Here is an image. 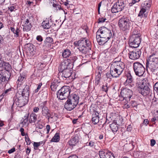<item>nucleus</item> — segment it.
Listing matches in <instances>:
<instances>
[{"mask_svg": "<svg viewBox=\"0 0 158 158\" xmlns=\"http://www.w3.org/2000/svg\"><path fill=\"white\" fill-rule=\"evenodd\" d=\"M145 11V9L144 8H142L138 14V16L140 17V18H142L143 16V15L145 16V14H144V13Z\"/></svg>", "mask_w": 158, "mask_h": 158, "instance_id": "nucleus-48", "label": "nucleus"}, {"mask_svg": "<svg viewBox=\"0 0 158 158\" xmlns=\"http://www.w3.org/2000/svg\"><path fill=\"white\" fill-rule=\"evenodd\" d=\"M71 52L69 49H64L62 52V56L64 58H66L71 55Z\"/></svg>", "mask_w": 158, "mask_h": 158, "instance_id": "nucleus-33", "label": "nucleus"}, {"mask_svg": "<svg viewBox=\"0 0 158 158\" xmlns=\"http://www.w3.org/2000/svg\"><path fill=\"white\" fill-rule=\"evenodd\" d=\"M125 6L123 0H118L111 8V12L112 13H116L121 11L124 9Z\"/></svg>", "mask_w": 158, "mask_h": 158, "instance_id": "nucleus-7", "label": "nucleus"}, {"mask_svg": "<svg viewBox=\"0 0 158 158\" xmlns=\"http://www.w3.org/2000/svg\"><path fill=\"white\" fill-rule=\"evenodd\" d=\"M55 8L56 10H62V8H61L59 4H56V3H53L52 5Z\"/></svg>", "mask_w": 158, "mask_h": 158, "instance_id": "nucleus-52", "label": "nucleus"}, {"mask_svg": "<svg viewBox=\"0 0 158 158\" xmlns=\"http://www.w3.org/2000/svg\"><path fill=\"white\" fill-rule=\"evenodd\" d=\"M147 70H150L153 72L158 68V61H147L146 62Z\"/></svg>", "mask_w": 158, "mask_h": 158, "instance_id": "nucleus-15", "label": "nucleus"}, {"mask_svg": "<svg viewBox=\"0 0 158 158\" xmlns=\"http://www.w3.org/2000/svg\"><path fill=\"white\" fill-rule=\"evenodd\" d=\"M71 69H67L64 70L59 71L58 74V77L60 80H66L71 75Z\"/></svg>", "mask_w": 158, "mask_h": 158, "instance_id": "nucleus-13", "label": "nucleus"}, {"mask_svg": "<svg viewBox=\"0 0 158 158\" xmlns=\"http://www.w3.org/2000/svg\"><path fill=\"white\" fill-rule=\"evenodd\" d=\"M10 70H2L0 71V83L7 82L10 77Z\"/></svg>", "mask_w": 158, "mask_h": 158, "instance_id": "nucleus-14", "label": "nucleus"}, {"mask_svg": "<svg viewBox=\"0 0 158 158\" xmlns=\"http://www.w3.org/2000/svg\"><path fill=\"white\" fill-rule=\"evenodd\" d=\"M25 141L27 143V145H30L31 143V140H30L29 138L28 135H27L25 136Z\"/></svg>", "mask_w": 158, "mask_h": 158, "instance_id": "nucleus-54", "label": "nucleus"}, {"mask_svg": "<svg viewBox=\"0 0 158 158\" xmlns=\"http://www.w3.org/2000/svg\"><path fill=\"white\" fill-rule=\"evenodd\" d=\"M70 56V57L67 59V61L71 64L70 65L72 66L73 65L74 62L77 59V56L73 55H71Z\"/></svg>", "mask_w": 158, "mask_h": 158, "instance_id": "nucleus-30", "label": "nucleus"}, {"mask_svg": "<svg viewBox=\"0 0 158 158\" xmlns=\"http://www.w3.org/2000/svg\"><path fill=\"white\" fill-rule=\"evenodd\" d=\"M14 91V89L12 88H10L8 89H6L3 91L2 93V95L3 96H6L8 94H10V93H12Z\"/></svg>", "mask_w": 158, "mask_h": 158, "instance_id": "nucleus-38", "label": "nucleus"}, {"mask_svg": "<svg viewBox=\"0 0 158 158\" xmlns=\"http://www.w3.org/2000/svg\"><path fill=\"white\" fill-rule=\"evenodd\" d=\"M33 17H30L26 19V17H23L22 19L21 23H23V29L24 30L28 31L31 30L32 27V25L31 24V20H33Z\"/></svg>", "mask_w": 158, "mask_h": 158, "instance_id": "nucleus-12", "label": "nucleus"}, {"mask_svg": "<svg viewBox=\"0 0 158 158\" xmlns=\"http://www.w3.org/2000/svg\"><path fill=\"white\" fill-rule=\"evenodd\" d=\"M117 125L113 122L110 125V127L112 132L115 134V132H116L118 130V127Z\"/></svg>", "mask_w": 158, "mask_h": 158, "instance_id": "nucleus-35", "label": "nucleus"}, {"mask_svg": "<svg viewBox=\"0 0 158 158\" xmlns=\"http://www.w3.org/2000/svg\"><path fill=\"white\" fill-rule=\"evenodd\" d=\"M94 143L91 140H89V142L85 143L86 146H89L90 147H92L94 145Z\"/></svg>", "mask_w": 158, "mask_h": 158, "instance_id": "nucleus-53", "label": "nucleus"}, {"mask_svg": "<svg viewBox=\"0 0 158 158\" xmlns=\"http://www.w3.org/2000/svg\"><path fill=\"white\" fill-rule=\"evenodd\" d=\"M154 89L156 93H158V82L155 84L154 86Z\"/></svg>", "mask_w": 158, "mask_h": 158, "instance_id": "nucleus-57", "label": "nucleus"}, {"mask_svg": "<svg viewBox=\"0 0 158 158\" xmlns=\"http://www.w3.org/2000/svg\"><path fill=\"white\" fill-rule=\"evenodd\" d=\"M53 24L52 23L51 19L50 20L46 19L42 23L41 26L44 29H48L52 26Z\"/></svg>", "mask_w": 158, "mask_h": 158, "instance_id": "nucleus-24", "label": "nucleus"}, {"mask_svg": "<svg viewBox=\"0 0 158 158\" xmlns=\"http://www.w3.org/2000/svg\"><path fill=\"white\" fill-rule=\"evenodd\" d=\"M29 90L30 86L29 85H26L25 87L23 89V91L22 92H18L17 93H19L25 97L28 98H29Z\"/></svg>", "mask_w": 158, "mask_h": 158, "instance_id": "nucleus-27", "label": "nucleus"}, {"mask_svg": "<svg viewBox=\"0 0 158 158\" xmlns=\"http://www.w3.org/2000/svg\"><path fill=\"white\" fill-rule=\"evenodd\" d=\"M91 121L94 124H96L99 121V116L92 118Z\"/></svg>", "mask_w": 158, "mask_h": 158, "instance_id": "nucleus-47", "label": "nucleus"}, {"mask_svg": "<svg viewBox=\"0 0 158 158\" xmlns=\"http://www.w3.org/2000/svg\"><path fill=\"white\" fill-rule=\"evenodd\" d=\"M42 85V84H40L37 87L36 89L35 90V93H37L38 91L40 90V89L41 88V86Z\"/></svg>", "mask_w": 158, "mask_h": 158, "instance_id": "nucleus-62", "label": "nucleus"}, {"mask_svg": "<svg viewBox=\"0 0 158 158\" xmlns=\"http://www.w3.org/2000/svg\"><path fill=\"white\" fill-rule=\"evenodd\" d=\"M99 35L97 34L96 38L98 43L100 45L104 44L110 39L105 36H99Z\"/></svg>", "mask_w": 158, "mask_h": 158, "instance_id": "nucleus-22", "label": "nucleus"}, {"mask_svg": "<svg viewBox=\"0 0 158 158\" xmlns=\"http://www.w3.org/2000/svg\"><path fill=\"white\" fill-rule=\"evenodd\" d=\"M106 76L107 78L111 79L113 77H117L114 74H112L111 72L110 71V73H107L106 74Z\"/></svg>", "mask_w": 158, "mask_h": 158, "instance_id": "nucleus-46", "label": "nucleus"}, {"mask_svg": "<svg viewBox=\"0 0 158 158\" xmlns=\"http://www.w3.org/2000/svg\"><path fill=\"white\" fill-rule=\"evenodd\" d=\"M91 126L89 124L85 125L83 127V130L86 135H88L91 131Z\"/></svg>", "mask_w": 158, "mask_h": 158, "instance_id": "nucleus-34", "label": "nucleus"}, {"mask_svg": "<svg viewBox=\"0 0 158 158\" xmlns=\"http://www.w3.org/2000/svg\"><path fill=\"white\" fill-rule=\"evenodd\" d=\"M101 79L95 78V85H99Z\"/></svg>", "mask_w": 158, "mask_h": 158, "instance_id": "nucleus-63", "label": "nucleus"}, {"mask_svg": "<svg viewBox=\"0 0 158 158\" xmlns=\"http://www.w3.org/2000/svg\"><path fill=\"white\" fill-rule=\"evenodd\" d=\"M102 73V72L101 70V69L100 68H98L96 72V78H97V79H101Z\"/></svg>", "mask_w": 158, "mask_h": 158, "instance_id": "nucleus-41", "label": "nucleus"}, {"mask_svg": "<svg viewBox=\"0 0 158 158\" xmlns=\"http://www.w3.org/2000/svg\"><path fill=\"white\" fill-rule=\"evenodd\" d=\"M133 79L132 76L130 73L128 74L127 76V79L124 82V85L127 88H130L131 89L134 87L135 85L133 82Z\"/></svg>", "mask_w": 158, "mask_h": 158, "instance_id": "nucleus-17", "label": "nucleus"}, {"mask_svg": "<svg viewBox=\"0 0 158 158\" xmlns=\"http://www.w3.org/2000/svg\"><path fill=\"white\" fill-rule=\"evenodd\" d=\"M113 122L117 125L120 126L123 124V121L122 117L118 116L117 117L116 120H114Z\"/></svg>", "mask_w": 158, "mask_h": 158, "instance_id": "nucleus-31", "label": "nucleus"}, {"mask_svg": "<svg viewBox=\"0 0 158 158\" xmlns=\"http://www.w3.org/2000/svg\"><path fill=\"white\" fill-rule=\"evenodd\" d=\"M73 44L76 47H78V49L79 51L83 54L88 55L87 51L90 49L91 43L90 41L86 38H82L78 41H75ZM85 56H86L85 55Z\"/></svg>", "mask_w": 158, "mask_h": 158, "instance_id": "nucleus-1", "label": "nucleus"}, {"mask_svg": "<svg viewBox=\"0 0 158 158\" xmlns=\"http://www.w3.org/2000/svg\"><path fill=\"white\" fill-rule=\"evenodd\" d=\"M130 20L128 17L123 16L119 20L118 25L120 30L123 31L125 35L129 32L130 27Z\"/></svg>", "mask_w": 158, "mask_h": 158, "instance_id": "nucleus-3", "label": "nucleus"}, {"mask_svg": "<svg viewBox=\"0 0 158 158\" xmlns=\"http://www.w3.org/2000/svg\"><path fill=\"white\" fill-rule=\"evenodd\" d=\"M26 79V76L23 73L21 74L17 81L18 88L19 87H20L25 82Z\"/></svg>", "mask_w": 158, "mask_h": 158, "instance_id": "nucleus-25", "label": "nucleus"}, {"mask_svg": "<svg viewBox=\"0 0 158 158\" xmlns=\"http://www.w3.org/2000/svg\"><path fill=\"white\" fill-rule=\"evenodd\" d=\"M29 117V114H27L24 116V117L23 118V119L22 123L23 124H26L28 121V118Z\"/></svg>", "mask_w": 158, "mask_h": 158, "instance_id": "nucleus-44", "label": "nucleus"}, {"mask_svg": "<svg viewBox=\"0 0 158 158\" xmlns=\"http://www.w3.org/2000/svg\"><path fill=\"white\" fill-rule=\"evenodd\" d=\"M60 136L59 133H56L51 140V141L57 142L60 140Z\"/></svg>", "mask_w": 158, "mask_h": 158, "instance_id": "nucleus-37", "label": "nucleus"}, {"mask_svg": "<svg viewBox=\"0 0 158 158\" xmlns=\"http://www.w3.org/2000/svg\"><path fill=\"white\" fill-rule=\"evenodd\" d=\"M28 98L25 97L19 93H17L13 99L14 103L12 106V109L14 103H15L18 106L22 107L24 106L28 102Z\"/></svg>", "mask_w": 158, "mask_h": 158, "instance_id": "nucleus-4", "label": "nucleus"}, {"mask_svg": "<svg viewBox=\"0 0 158 158\" xmlns=\"http://www.w3.org/2000/svg\"><path fill=\"white\" fill-rule=\"evenodd\" d=\"M35 145V146H38V147L40 146L43 143V141H41L39 142H34V143Z\"/></svg>", "mask_w": 158, "mask_h": 158, "instance_id": "nucleus-61", "label": "nucleus"}, {"mask_svg": "<svg viewBox=\"0 0 158 158\" xmlns=\"http://www.w3.org/2000/svg\"><path fill=\"white\" fill-rule=\"evenodd\" d=\"M142 6L143 7L142 8H144L146 9H148L151 6V5L148 2H146L142 4Z\"/></svg>", "mask_w": 158, "mask_h": 158, "instance_id": "nucleus-45", "label": "nucleus"}, {"mask_svg": "<svg viewBox=\"0 0 158 158\" xmlns=\"http://www.w3.org/2000/svg\"><path fill=\"white\" fill-rule=\"evenodd\" d=\"M78 142V139L77 137H72L68 143V147L71 148H72Z\"/></svg>", "mask_w": 158, "mask_h": 158, "instance_id": "nucleus-23", "label": "nucleus"}, {"mask_svg": "<svg viewBox=\"0 0 158 158\" xmlns=\"http://www.w3.org/2000/svg\"><path fill=\"white\" fill-rule=\"evenodd\" d=\"M110 71L111 72L112 74H114L117 77H119L121 74L120 73H119V72H118V70L112 64L110 66Z\"/></svg>", "mask_w": 158, "mask_h": 158, "instance_id": "nucleus-29", "label": "nucleus"}, {"mask_svg": "<svg viewBox=\"0 0 158 158\" xmlns=\"http://www.w3.org/2000/svg\"><path fill=\"white\" fill-rule=\"evenodd\" d=\"M141 41V38L139 35H131L130 37L129 44L131 47L136 48L139 46Z\"/></svg>", "mask_w": 158, "mask_h": 158, "instance_id": "nucleus-6", "label": "nucleus"}, {"mask_svg": "<svg viewBox=\"0 0 158 158\" xmlns=\"http://www.w3.org/2000/svg\"><path fill=\"white\" fill-rule=\"evenodd\" d=\"M99 155L100 158H108L111 154L110 152L104 150H101L99 151Z\"/></svg>", "mask_w": 158, "mask_h": 158, "instance_id": "nucleus-26", "label": "nucleus"}, {"mask_svg": "<svg viewBox=\"0 0 158 158\" xmlns=\"http://www.w3.org/2000/svg\"><path fill=\"white\" fill-rule=\"evenodd\" d=\"M45 118H47L48 120H49L50 118H54V116L53 115V114L52 113L50 114L49 113V114H48L47 115V117H45Z\"/></svg>", "mask_w": 158, "mask_h": 158, "instance_id": "nucleus-58", "label": "nucleus"}, {"mask_svg": "<svg viewBox=\"0 0 158 158\" xmlns=\"http://www.w3.org/2000/svg\"><path fill=\"white\" fill-rule=\"evenodd\" d=\"M36 39L39 42H41L43 40V38L41 35L37 36L36 38Z\"/></svg>", "mask_w": 158, "mask_h": 158, "instance_id": "nucleus-59", "label": "nucleus"}, {"mask_svg": "<svg viewBox=\"0 0 158 158\" xmlns=\"http://www.w3.org/2000/svg\"><path fill=\"white\" fill-rule=\"evenodd\" d=\"M133 69L136 75L141 76L143 74L145 69L143 65L138 62H136L133 64Z\"/></svg>", "mask_w": 158, "mask_h": 158, "instance_id": "nucleus-9", "label": "nucleus"}, {"mask_svg": "<svg viewBox=\"0 0 158 158\" xmlns=\"http://www.w3.org/2000/svg\"><path fill=\"white\" fill-rule=\"evenodd\" d=\"M112 64L118 70V72H119V73L121 74L125 68V64L123 62L119 61H114Z\"/></svg>", "mask_w": 158, "mask_h": 158, "instance_id": "nucleus-16", "label": "nucleus"}, {"mask_svg": "<svg viewBox=\"0 0 158 158\" xmlns=\"http://www.w3.org/2000/svg\"><path fill=\"white\" fill-rule=\"evenodd\" d=\"M71 91L70 87L68 86H64L57 92V97L60 100L65 99L70 95Z\"/></svg>", "mask_w": 158, "mask_h": 158, "instance_id": "nucleus-5", "label": "nucleus"}, {"mask_svg": "<svg viewBox=\"0 0 158 158\" xmlns=\"http://www.w3.org/2000/svg\"><path fill=\"white\" fill-rule=\"evenodd\" d=\"M60 85V82H56L55 81H54L52 83V85H51L50 87L52 90L53 91L56 90Z\"/></svg>", "mask_w": 158, "mask_h": 158, "instance_id": "nucleus-32", "label": "nucleus"}, {"mask_svg": "<svg viewBox=\"0 0 158 158\" xmlns=\"http://www.w3.org/2000/svg\"><path fill=\"white\" fill-rule=\"evenodd\" d=\"M90 113L92 114V118H94L99 116V113L94 109H93L91 110L90 109Z\"/></svg>", "mask_w": 158, "mask_h": 158, "instance_id": "nucleus-43", "label": "nucleus"}, {"mask_svg": "<svg viewBox=\"0 0 158 158\" xmlns=\"http://www.w3.org/2000/svg\"><path fill=\"white\" fill-rule=\"evenodd\" d=\"M71 64L69 62H68L67 60H64L60 64L59 69H60V71L64 70L67 69H71L72 67H70L71 66Z\"/></svg>", "mask_w": 158, "mask_h": 158, "instance_id": "nucleus-21", "label": "nucleus"}, {"mask_svg": "<svg viewBox=\"0 0 158 158\" xmlns=\"http://www.w3.org/2000/svg\"><path fill=\"white\" fill-rule=\"evenodd\" d=\"M116 49L114 48H112L110 50V52L112 54H114L116 52Z\"/></svg>", "mask_w": 158, "mask_h": 158, "instance_id": "nucleus-64", "label": "nucleus"}, {"mask_svg": "<svg viewBox=\"0 0 158 158\" xmlns=\"http://www.w3.org/2000/svg\"><path fill=\"white\" fill-rule=\"evenodd\" d=\"M132 88H127L126 87V88L121 90L120 94L123 100H125L127 102L130 101V99L133 95Z\"/></svg>", "mask_w": 158, "mask_h": 158, "instance_id": "nucleus-8", "label": "nucleus"}, {"mask_svg": "<svg viewBox=\"0 0 158 158\" xmlns=\"http://www.w3.org/2000/svg\"><path fill=\"white\" fill-rule=\"evenodd\" d=\"M151 154L150 152H143V155L144 158H151Z\"/></svg>", "mask_w": 158, "mask_h": 158, "instance_id": "nucleus-49", "label": "nucleus"}, {"mask_svg": "<svg viewBox=\"0 0 158 158\" xmlns=\"http://www.w3.org/2000/svg\"><path fill=\"white\" fill-rule=\"evenodd\" d=\"M109 88L110 85L108 83H106L105 85H102V90L103 91L105 92L106 93H107Z\"/></svg>", "mask_w": 158, "mask_h": 158, "instance_id": "nucleus-42", "label": "nucleus"}, {"mask_svg": "<svg viewBox=\"0 0 158 158\" xmlns=\"http://www.w3.org/2000/svg\"><path fill=\"white\" fill-rule=\"evenodd\" d=\"M53 42V39L50 37H47L44 41L43 45V49L44 50H48L51 47L52 44Z\"/></svg>", "mask_w": 158, "mask_h": 158, "instance_id": "nucleus-20", "label": "nucleus"}, {"mask_svg": "<svg viewBox=\"0 0 158 158\" xmlns=\"http://www.w3.org/2000/svg\"><path fill=\"white\" fill-rule=\"evenodd\" d=\"M37 119V115L35 114L32 113L31 114L30 116V118L29 119V122L30 123H35Z\"/></svg>", "mask_w": 158, "mask_h": 158, "instance_id": "nucleus-36", "label": "nucleus"}, {"mask_svg": "<svg viewBox=\"0 0 158 158\" xmlns=\"http://www.w3.org/2000/svg\"><path fill=\"white\" fill-rule=\"evenodd\" d=\"M106 20V18H104L102 17L99 18L98 20V23L104 22Z\"/></svg>", "mask_w": 158, "mask_h": 158, "instance_id": "nucleus-60", "label": "nucleus"}, {"mask_svg": "<svg viewBox=\"0 0 158 158\" xmlns=\"http://www.w3.org/2000/svg\"><path fill=\"white\" fill-rule=\"evenodd\" d=\"M143 82L142 85L141 86H139L138 89L139 92L141 94L143 95L146 96L149 94L150 89L149 87V84L147 82L144 84Z\"/></svg>", "mask_w": 158, "mask_h": 158, "instance_id": "nucleus-11", "label": "nucleus"}, {"mask_svg": "<svg viewBox=\"0 0 158 158\" xmlns=\"http://www.w3.org/2000/svg\"><path fill=\"white\" fill-rule=\"evenodd\" d=\"M97 34H100L99 36H105L109 39L112 35L111 30L105 27H100L97 32Z\"/></svg>", "mask_w": 158, "mask_h": 158, "instance_id": "nucleus-10", "label": "nucleus"}, {"mask_svg": "<svg viewBox=\"0 0 158 158\" xmlns=\"http://www.w3.org/2000/svg\"><path fill=\"white\" fill-rule=\"evenodd\" d=\"M130 105L132 107H135L137 106L136 102L133 101H131L130 103Z\"/></svg>", "mask_w": 158, "mask_h": 158, "instance_id": "nucleus-55", "label": "nucleus"}, {"mask_svg": "<svg viewBox=\"0 0 158 158\" xmlns=\"http://www.w3.org/2000/svg\"><path fill=\"white\" fill-rule=\"evenodd\" d=\"M27 47L29 48V50L31 52L34 51V47L35 46L34 45L31 44H27Z\"/></svg>", "mask_w": 158, "mask_h": 158, "instance_id": "nucleus-51", "label": "nucleus"}, {"mask_svg": "<svg viewBox=\"0 0 158 158\" xmlns=\"http://www.w3.org/2000/svg\"><path fill=\"white\" fill-rule=\"evenodd\" d=\"M147 61H155L156 62L157 61H158L157 56L150 55L148 59L147 60Z\"/></svg>", "mask_w": 158, "mask_h": 158, "instance_id": "nucleus-40", "label": "nucleus"}, {"mask_svg": "<svg viewBox=\"0 0 158 158\" xmlns=\"http://www.w3.org/2000/svg\"><path fill=\"white\" fill-rule=\"evenodd\" d=\"M47 103V101H45L44 102H42L39 104V108L42 109V110L43 108H45V107H47L46 106V105Z\"/></svg>", "mask_w": 158, "mask_h": 158, "instance_id": "nucleus-50", "label": "nucleus"}, {"mask_svg": "<svg viewBox=\"0 0 158 158\" xmlns=\"http://www.w3.org/2000/svg\"><path fill=\"white\" fill-rule=\"evenodd\" d=\"M141 51L139 49L136 50L132 52H130L128 53L129 58L132 60L138 59L140 56Z\"/></svg>", "mask_w": 158, "mask_h": 158, "instance_id": "nucleus-18", "label": "nucleus"}, {"mask_svg": "<svg viewBox=\"0 0 158 158\" xmlns=\"http://www.w3.org/2000/svg\"><path fill=\"white\" fill-rule=\"evenodd\" d=\"M158 120V117H154L151 119V121L153 123L155 124L156 121H157Z\"/></svg>", "mask_w": 158, "mask_h": 158, "instance_id": "nucleus-56", "label": "nucleus"}, {"mask_svg": "<svg viewBox=\"0 0 158 158\" xmlns=\"http://www.w3.org/2000/svg\"><path fill=\"white\" fill-rule=\"evenodd\" d=\"M10 30L11 32L14 34L15 37H19L21 35V31L20 29V27H17L16 28L10 27Z\"/></svg>", "mask_w": 158, "mask_h": 158, "instance_id": "nucleus-28", "label": "nucleus"}, {"mask_svg": "<svg viewBox=\"0 0 158 158\" xmlns=\"http://www.w3.org/2000/svg\"><path fill=\"white\" fill-rule=\"evenodd\" d=\"M0 68L4 69L6 70H10L11 69V66L9 63L3 61L2 56L1 54H0Z\"/></svg>", "mask_w": 158, "mask_h": 158, "instance_id": "nucleus-19", "label": "nucleus"}, {"mask_svg": "<svg viewBox=\"0 0 158 158\" xmlns=\"http://www.w3.org/2000/svg\"><path fill=\"white\" fill-rule=\"evenodd\" d=\"M50 111L47 107L43 109L42 110V114L44 117H47V115L49 114Z\"/></svg>", "mask_w": 158, "mask_h": 158, "instance_id": "nucleus-39", "label": "nucleus"}, {"mask_svg": "<svg viewBox=\"0 0 158 158\" xmlns=\"http://www.w3.org/2000/svg\"><path fill=\"white\" fill-rule=\"evenodd\" d=\"M68 100L65 103L64 108L67 110L71 111L75 108L79 102V97L76 94H73L67 98Z\"/></svg>", "mask_w": 158, "mask_h": 158, "instance_id": "nucleus-2", "label": "nucleus"}]
</instances>
